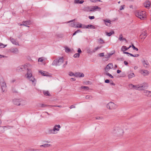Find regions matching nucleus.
Listing matches in <instances>:
<instances>
[{"instance_id": "nucleus-8", "label": "nucleus", "mask_w": 151, "mask_h": 151, "mask_svg": "<svg viewBox=\"0 0 151 151\" xmlns=\"http://www.w3.org/2000/svg\"><path fill=\"white\" fill-rule=\"evenodd\" d=\"M143 93L145 96L148 97H151V91L145 90L144 91Z\"/></svg>"}, {"instance_id": "nucleus-62", "label": "nucleus", "mask_w": 151, "mask_h": 151, "mask_svg": "<svg viewBox=\"0 0 151 151\" xmlns=\"http://www.w3.org/2000/svg\"><path fill=\"white\" fill-rule=\"evenodd\" d=\"M139 56V54H135V55H134L133 57H138V56Z\"/></svg>"}, {"instance_id": "nucleus-52", "label": "nucleus", "mask_w": 151, "mask_h": 151, "mask_svg": "<svg viewBox=\"0 0 151 151\" xmlns=\"http://www.w3.org/2000/svg\"><path fill=\"white\" fill-rule=\"evenodd\" d=\"M99 55L100 57H103L104 56V53H101L99 54Z\"/></svg>"}, {"instance_id": "nucleus-28", "label": "nucleus", "mask_w": 151, "mask_h": 151, "mask_svg": "<svg viewBox=\"0 0 151 151\" xmlns=\"http://www.w3.org/2000/svg\"><path fill=\"white\" fill-rule=\"evenodd\" d=\"M57 132H55L53 129H50L48 130V133L49 134H55Z\"/></svg>"}, {"instance_id": "nucleus-2", "label": "nucleus", "mask_w": 151, "mask_h": 151, "mask_svg": "<svg viewBox=\"0 0 151 151\" xmlns=\"http://www.w3.org/2000/svg\"><path fill=\"white\" fill-rule=\"evenodd\" d=\"M13 102L14 104L17 106L23 105L26 104L25 102L21 99H14Z\"/></svg>"}, {"instance_id": "nucleus-40", "label": "nucleus", "mask_w": 151, "mask_h": 151, "mask_svg": "<svg viewBox=\"0 0 151 151\" xmlns=\"http://www.w3.org/2000/svg\"><path fill=\"white\" fill-rule=\"evenodd\" d=\"M81 88L82 89H83L85 90H88L89 88L88 86H82Z\"/></svg>"}, {"instance_id": "nucleus-46", "label": "nucleus", "mask_w": 151, "mask_h": 151, "mask_svg": "<svg viewBox=\"0 0 151 151\" xmlns=\"http://www.w3.org/2000/svg\"><path fill=\"white\" fill-rule=\"evenodd\" d=\"M100 43L101 44L104 43V41L101 38L99 39Z\"/></svg>"}, {"instance_id": "nucleus-61", "label": "nucleus", "mask_w": 151, "mask_h": 151, "mask_svg": "<svg viewBox=\"0 0 151 151\" xmlns=\"http://www.w3.org/2000/svg\"><path fill=\"white\" fill-rule=\"evenodd\" d=\"M110 85H113V86H115V84L113 82V81H112V82H111L110 83Z\"/></svg>"}, {"instance_id": "nucleus-22", "label": "nucleus", "mask_w": 151, "mask_h": 151, "mask_svg": "<svg viewBox=\"0 0 151 151\" xmlns=\"http://www.w3.org/2000/svg\"><path fill=\"white\" fill-rule=\"evenodd\" d=\"M22 23L23 24L24 26L27 27H29V26H27V25H29L30 24L31 22L30 20L26 21H23Z\"/></svg>"}, {"instance_id": "nucleus-16", "label": "nucleus", "mask_w": 151, "mask_h": 151, "mask_svg": "<svg viewBox=\"0 0 151 151\" xmlns=\"http://www.w3.org/2000/svg\"><path fill=\"white\" fill-rule=\"evenodd\" d=\"M71 26L72 27H75V28H81L82 27V25L81 24H78L76 25L74 23H73L71 24Z\"/></svg>"}, {"instance_id": "nucleus-41", "label": "nucleus", "mask_w": 151, "mask_h": 151, "mask_svg": "<svg viewBox=\"0 0 151 151\" xmlns=\"http://www.w3.org/2000/svg\"><path fill=\"white\" fill-rule=\"evenodd\" d=\"M7 45H4L2 43H0V48H4Z\"/></svg>"}, {"instance_id": "nucleus-36", "label": "nucleus", "mask_w": 151, "mask_h": 151, "mask_svg": "<svg viewBox=\"0 0 151 151\" xmlns=\"http://www.w3.org/2000/svg\"><path fill=\"white\" fill-rule=\"evenodd\" d=\"M141 85L144 88L145 87H148V84L146 83H144Z\"/></svg>"}, {"instance_id": "nucleus-44", "label": "nucleus", "mask_w": 151, "mask_h": 151, "mask_svg": "<svg viewBox=\"0 0 151 151\" xmlns=\"http://www.w3.org/2000/svg\"><path fill=\"white\" fill-rule=\"evenodd\" d=\"M132 47L134 50H135L136 51H138V49L136 47L133 45H132Z\"/></svg>"}, {"instance_id": "nucleus-3", "label": "nucleus", "mask_w": 151, "mask_h": 151, "mask_svg": "<svg viewBox=\"0 0 151 151\" xmlns=\"http://www.w3.org/2000/svg\"><path fill=\"white\" fill-rule=\"evenodd\" d=\"M64 59L63 57L60 58L58 60L56 59L54 60L52 63V65H60L63 62Z\"/></svg>"}, {"instance_id": "nucleus-51", "label": "nucleus", "mask_w": 151, "mask_h": 151, "mask_svg": "<svg viewBox=\"0 0 151 151\" xmlns=\"http://www.w3.org/2000/svg\"><path fill=\"white\" fill-rule=\"evenodd\" d=\"M88 18L90 19H94L95 18V17L93 16H89L88 17Z\"/></svg>"}, {"instance_id": "nucleus-33", "label": "nucleus", "mask_w": 151, "mask_h": 151, "mask_svg": "<svg viewBox=\"0 0 151 151\" xmlns=\"http://www.w3.org/2000/svg\"><path fill=\"white\" fill-rule=\"evenodd\" d=\"M134 76V74L133 73H131L128 75V77L129 78H131Z\"/></svg>"}, {"instance_id": "nucleus-29", "label": "nucleus", "mask_w": 151, "mask_h": 151, "mask_svg": "<svg viewBox=\"0 0 151 151\" xmlns=\"http://www.w3.org/2000/svg\"><path fill=\"white\" fill-rule=\"evenodd\" d=\"M39 72L42 76H47V72H44V71H42L41 70H39Z\"/></svg>"}, {"instance_id": "nucleus-35", "label": "nucleus", "mask_w": 151, "mask_h": 151, "mask_svg": "<svg viewBox=\"0 0 151 151\" xmlns=\"http://www.w3.org/2000/svg\"><path fill=\"white\" fill-rule=\"evenodd\" d=\"M144 89V88L143 87V86L141 85H139V86L138 87V90L139 91H142V90H143Z\"/></svg>"}, {"instance_id": "nucleus-56", "label": "nucleus", "mask_w": 151, "mask_h": 151, "mask_svg": "<svg viewBox=\"0 0 151 151\" xmlns=\"http://www.w3.org/2000/svg\"><path fill=\"white\" fill-rule=\"evenodd\" d=\"M101 48V47H97L96 48H95L94 49V50H95V52L98 49L100 48Z\"/></svg>"}, {"instance_id": "nucleus-49", "label": "nucleus", "mask_w": 151, "mask_h": 151, "mask_svg": "<svg viewBox=\"0 0 151 151\" xmlns=\"http://www.w3.org/2000/svg\"><path fill=\"white\" fill-rule=\"evenodd\" d=\"M75 74L73 73L72 72H70L69 73V75L70 76H75Z\"/></svg>"}, {"instance_id": "nucleus-7", "label": "nucleus", "mask_w": 151, "mask_h": 151, "mask_svg": "<svg viewBox=\"0 0 151 151\" xmlns=\"http://www.w3.org/2000/svg\"><path fill=\"white\" fill-rule=\"evenodd\" d=\"M0 84L2 91L3 92L4 91L6 88V85L5 83L3 81L0 83Z\"/></svg>"}, {"instance_id": "nucleus-39", "label": "nucleus", "mask_w": 151, "mask_h": 151, "mask_svg": "<svg viewBox=\"0 0 151 151\" xmlns=\"http://www.w3.org/2000/svg\"><path fill=\"white\" fill-rule=\"evenodd\" d=\"M65 51L66 52L68 53L70 52V50L68 47H65Z\"/></svg>"}, {"instance_id": "nucleus-10", "label": "nucleus", "mask_w": 151, "mask_h": 151, "mask_svg": "<svg viewBox=\"0 0 151 151\" xmlns=\"http://www.w3.org/2000/svg\"><path fill=\"white\" fill-rule=\"evenodd\" d=\"M147 36V33L146 31H144L140 35V37L141 39L144 40L145 38Z\"/></svg>"}, {"instance_id": "nucleus-50", "label": "nucleus", "mask_w": 151, "mask_h": 151, "mask_svg": "<svg viewBox=\"0 0 151 151\" xmlns=\"http://www.w3.org/2000/svg\"><path fill=\"white\" fill-rule=\"evenodd\" d=\"M38 61L39 62H42L43 61V60L42 58H39L38 59Z\"/></svg>"}, {"instance_id": "nucleus-5", "label": "nucleus", "mask_w": 151, "mask_h": 151, "mask_svg": "<svg viewBox=\"0 0 151 151\" xmlns=\"http://www.w3.org/2000/svg\"><path fill=\"white\" fill-rule=\"evenodd\" d=\"M12 127V126H9L0 127V134H2L4 132L5 130L8 129H10Z\"/></svg>"}, {"instance_id": "nucleus-59", "label": "nucleus", "mask_w": 151, "mask_h": 151, "mask_svg": "<svg viewBox=\"0 0 151 151\" xmlns=\"http://www.w3.org/2000/svg\"><path fill=\"white\" fill-rule=\"evenodd\" d=\"M78 52L79 53H81L82 52L81 49L80 48H79L78 50Z\"/></svg>"}, {"instance_id": "nucleus-55", "label": "nucleus", "mask_w": 151, "mask_h": 151, "mask_svg": "<svg viewBox=\"0 0 151 151\" xmlns=\"http://www.w3.org/2000/svg\"><path fill=\"white\" fill-rule=\"evenodd\" d=\"M91 96H89V95H87L86 96V99H90V98H91Z\"/></svg>"}, {"instance_id": "nucleus-45", "label": "nucleus", "mask_w": 151, "mask_h": 151, "mask_svg": "<svg viewBox=\"0 0 151 151\" xmlns=\"http://www.w3.org/2000/svg\"><path fill=\"white\" fill-rule=\"evenodd\" d=\"M91 1L93 2H96L97 1L102 2L100 0H90Z\"/></svg>"}, {"instance_id": "nucleus-13", "label": "nucleus", "mask_w": 151, "mask_h": 151, "mask_svg": "<svg viewBox=\"0 0 151 151\" xmlns=\"http://www.w3.org/2000/svg\"><path fill=\"white\" fill-rule=\"evenodd\" d=\"M142 63L143 66L145 68H147L149 67L150 65L147 61L144 60L142 61Z\"/></svg>"}, {"instance_id": "nucleus-27", "label": "nucleus", "mask_w": 151, "mask_h": 151, "mask_svg": "<svg viewBox=\"0 0 151 151\" xmlns=\"http://www.w3.org/2000/svg\"><path fill=\"white\" fill-rule=\"evenodd\" d=\"M144 5L145 7H148L150 5V2L149 1H147L145 2L144 4Z\"/></svg>"}, {"instance_id": "nucleus-48", "label": "nucleus", "mask_w": 151, "mask_h": 151, "mask_svg": "<svg viewBox=\"0 0 151 151\" xmlns=\"http://www.w3.org/2000/svg\"><path fill=\"white\" fill-rule=\"evenodd\" d=\"M96 119H103V118L102 117L98 116L96 117Z\"/></svg>"}, {"instance_id": "nucleus-11", "label": "nucleus", "mask_w": 151, "mask_h": 151, "mask_svg": "<svg viewBox=\"0 0 151 151\" xmlns=\"http://www.w3.org/2000/svg\"><path fill=\"white\" fill-rule=\"evenodd\" d=\"M140 73L144 76L148 75L149 73V71L147 70H141L140 71Z\"/></svg>"}, {"instance_id": "nucleus-25", "label": "nucleus", "mask_w": 151, "mask_h": 151, "mask_svg": "<svg viewBox=\"0 0 151 151\" xmlns=\"http://www.w3.org/2000/svg\"><path fill=\"white\" fill-rule=\"evenodd\" d=\"M43 93L44 94V95L46 96H50L51 95L49 93V92L48 91H43Z\"/></svg>"}, {"instance_id": "nucleus-38", "label": "nucleus", "mask_w": 151, "mask_h": 151, "mask_svg": "<svg viewBox=\"0 0 151 151\" xmlns=\"http://www.w3.org/2000/svg\"><path fill=\"white\" fill-rule=\"evenodd\" d=\"M51 146L50 145L47 144L40 145V147H48Z\"/></svg>"}, {"instance_id": "nucleus-1", "label": "nucleus", "mask_w": 151, "mask_h": 151, "mask_svg": "<svg viewBox=\"0 0 151 151\" xmlns=\"http://www.w3.org/2000/svg\"><path fill=\"white\" fill-rule=\"evenodd\" d=\"M136 16L142 20H145L146 18L145 12L144 11H138L135 12Z\"/></svg>"}, {"instance_id": "nucleus-60", "label": "nucleus", "mask_w": 151, "mask_h": 151, "mask_svg": "<svg viewBox=\"0 0 151 151\" xmlns=\"http://www.w3.org/2000/svg\"><path fill=\"white\" fill-rule=\"evenodd\" d=\"M105 58L107 59V58H109V56H108V55H106L105 56Z\"/></svg>"}, {"instance_id": "nucleus-21", "label": "nucleus", "mask_w": 151, "mask_h": 151, "mask_svg": "<svg viewBox=\"0 0 151 151\" xmlns=\"http://www.w3.org/2000/svg\"><path fill=\"white\" fill-rule=\"evenodd\" d=\"M26 68V66L22 65L18 67L17 70L20 71H23Z\"/></svg>"}, {"instance_id": "nucleus-20", "label": "nucleus", "mask_w": 151, "mask_h": 151, "mask_svg": "<svg viewBox=\"0 0 151 151\" xmlns=\"http://www.w3.org/2000/svg\"><path fill=\"white\" fill-rule=\"evenodd\" d=\"M84 76V75L83 73H77L75 74V76L77 77H83Z\"/></svg>"}, {"instance_id": "nucleus-31", "label": "nucleus", "mask_w": 151, "mask_h": 151, "mask_svg": "<svg viewBox=\"0 0 151 151\" xmlns=\"http://www.w3.org/2000/svg\"><path fill=\"white\" fill-rule=\"evenodd\" d=\"M119 40H120V41H121V40H125V41H126V39H125V38H123V36H122V34H120V35H119Z\"/></svg>"}, {"instance_id": "nucleus-18", "label": "nucleus", "mask_w": 151, "mask_h": 151, "mask_svg": "<svg viewBox=\"0 0 151 151\" xmlns=\"http://www.w3.org/2000/svg\"><path fill=\"white\" fill-rule=\"evenodd\" d=\"M139 86V85H134L132 84H130L129 86V87L131 88H133L134 89L136 90H138V87Z\"/></svg>"}, {"instance_id": "nucleus-32", "label": "nucleus", "mask_w": 151, "mask_h": 151, "mask_svg": "<svg viewBox=\"0 0 151 151\" xmlns=\"http://www.w3.org/2000/svg\"><path fill=\"white\" fill-rule=\"evenodd\" d=\"M106 35L108 36H111L112 35L114 34V31H112L111 32H110L109 33L108 32H106Z\"/></svg>"}, {"instance_id": "nucleus-19", "label": "nucleus", "mask_w": 151, "mask_h": 151, "mask_svg": "<svg viewBox=\"0 0 151 151\" xmlns=\"http://www.w3.org/2000/svg\"><path fill=\"white\" fill-rule=\"evenodd\" d=\"M61 127L60 125H55L53 128L55 132L56 131H59V129Z\"/></svg>"}, {"instance_id": "nucleus-14", "label": "nucleus", "mask_w": 151, "mask_h": 151, "mask_svg": "<svg viewBox=\"0 0 151 151\" xmlns=\"http://www.w3.org/2000/svg\"><path fill=\"white\" fill-rule=\"evenodd\" d=\"M9 51L15 54H17L18 53L19 50L17 48H14L10 49Z\"/></svg>"}, {"instance_id": "nucleus-47", "label": "nucleus", "mask_w": 151, "mask_h": 151, "mask_svg": "<svg viewBox=\"0 0 151 151\" xmlns=\"http://www.w3.org/2000/svg\"><path fill=\"white\" fill-rule=\"evenodd\" d=\"M25 151H38L37 150H35L34 149H27Z\"/></svg>"}, {"instance_id": "nucleus-15", "label": "nucleus", "mask_w": 151, "mask_h": 151, "mask_svg": "<svg viewBox=\"0 0 151 151\" xmlns=\"http://www.w3.org/2000/svg\"><path fill=\"white\" fill-rule=\"evenodd\" d=\"M82 28H90L91 29H96V27L94 26L91 25V24H89L87 25L83 26L82 27Z\"/></svg>"}, {"instance_id": "nucleus-53", "label": "nucleus", "mask_w": 151, "mask_h": 151, "mask_svg": "<svg viewBox=\"0 0 151 151\" xmlns=\"http://www.w3.org/2000/svg\"><path fill=\"white\" fill-rule=\"evenodd\" d=\"M40 105V106L42 107H45V106H47V105H45L44 104H41Z\"/></svg>"}, {"instance_id": "nucleus-6", "label": "nucleus", "mask_w": 151, "mask_h": 151, "mask_svg": "<svg viewBox=\"0 0 151 151\" xmlns=\"http://www.w3.org/2000/svg\"><path fill=\"white\" fill-rule=\"evenodd\" d=\"M114 131H115V133L117 134V135L119 136H121L123 135L124 133V131L123 130L119 128H117Z\"/></svg>"}, {"instance_id": "nucleus-4", "label": "nucleus", "mask_w": 151, "mask_h": 151, "mask_svg": "<svg viewBox=\"0 0 151 151\" xmlns=\"http://www.w3.org/2000/svg\"><path fill=\"white\" fill-rule=\"evenodd\" d=\"M106 107L109 109H114L117 108V106L113 102H111L107 104Z\"/></svg>"}, {"instance_id": "nucleus-24", "label": "nucleus", "mask_w": 151, "mask_h": 151, "mask_svg": "<svg viewBox=\"0 0 151 151\" xmlns=\"http://www.w3.org/2000/svg\"><path fill=\"white\" fill-rule=\"evenodd\" d=\"M131 47V46L130 45L128 47H127L126 46H123L122 47L121 50L122 51L124 52V51L127 50L129 49L130 47Z\"/></svg>"}, {"instance_id": "nucleus-30", "label": "nucleus", "mask_w": 151, "mask_h": 151, "mask_svg": "<svg viewBox=\"0 0 151 151\" xmlns=\"http://www.w3.org/2000/svg\"><path fill=\"white\" fill-rule=\"evenodd\" d=\"M84 9L86 11H92V7L87 6L85 7Z\"/></svg>"}, {"instance_id": "nucleus-37", "label": "nucleus", "mask_w": 151, "mask_h": 151, "mask_svg": "<svg viewBox=\"0 0 151 151\" xmlns=\"http://www.w3.org/2000/svg\"><path fill=\"white\" fill-rule=\"evenodd\" d=\"M87 52L88 53H92L95 52V50L91 51L90 48H88L87 50Z\"/></svg>"}, {"instance_id": "nucleus-23", "label": "nucleus", "mask_w": 151, "mask_h": 151, "mask_svg": "<svg viewBox=\"0 0 151 151\" xmlns=\"http://www.w3.org/2000/svg\"><path fill=\"white\" fill-rule=\"evenodd\" d=\"M10 40L11 42L14 44L16 45H17L19 44L18 42H17L12 37H11L10 38Z\"/></svg>"}, {"instance_id": "nucleus-43", "label": "nucleus", "mask_w": 151, "mask_h": 151, "mask_svg": "<svg viewBox=\"0 0 151 151\" xmlns=\"http://www.w3.org/2000/svg\"><path fill=\"white\" fill-rule=\"evenodd\" d=\"M106 75L107 76H109V77H111V78H114V77L113 76H112L111 74H110L109 73H106Z\"/></svg>"}, {"instance_id": "nucleus-54", "label": "nucleus", "mask_w": 151, "mask_h": 151, "mask_svg": "<svg viewBox=\"0 0 151 151\" xmlns=\"http://www.w3.org/2000/svg\"><path fill=\"white\" fill-rule=\"evenodd\" d=\"M124 5H122L120 6V8L119 9V10H122L124 9Z\"/></svg>"}, {"instance_id": "nucleus-64", "label": "nucleus", "mask_w": 151, "mask_h": 151, "mask_svg": "<svg viewBox=\"0 0 151 151\" xmlns=\"http://www.w3.org/2000/svg\"><path fill=\"white\" fill-rule=\"evenodd\" d=\"M124 64L126 65H128V63L126 61H124Z\"/></svg>"}, {"instance_id": "nucleus-17", "label": "nucleus", "mask_w": 151, "mask_h": 151, "mask_svg": "<svg viewBox=\"0 0 151 151\" xmlns=\"http://www.w3.org/2000/svg\"><path fill=\"white\" fill-rule=\"evenodd\" d=\"M28 70L26 76H27V78L28 79H29L30 78H31L32 77V74L31 71L30 70H28V69H27Z\"/></svg>"}, {"instance_id": "nucleus-12", "label": "nucleus", "mask_w": 151, "mask_h": 151, "mask_svg": "<svg viewBox=\"0 0 151 151\" xmlns=\"http://www.w3.org/2000/svg\"><path fill=\"white\" fill-rule=\"evenodd\" d=\"M113 68V64L112 63H109L106 66L105 70L106 71H108L110 69L112 68Z\"/></svg>"}, {"instance_id": "nucleus-34", "label": "nucleus", "mask_w": 151, "mask_h": 151, "mask_svg": "<svg viewBox=\"0 0 151 151\" xmlns=\"http://www.w3.org/2000/svg\"><path fill=\"white\" fill-rule=\"evenodd\" d=\"M92 11L97 9H100L101 8L97 6H95L92 7Z\"/></svg>"}, {"instance_id": "nucleus-58", "label": "nucleus", "mask_w": 151, "mask_h": 151, "mask_svg": "<svg viewBox=\"0 0 151 151\" xmlns=\"http://www.w3.org/2000/svg\"><path fill=\"white\" fill-rule=\"evenodd\" d=\"M109 80L108 79H106L105 81V82L106 83H109Z\"/></svg>"}, {"instance_id": "nucleus-26", "label": "nucleus", "mask_w": 151, "mask_h": 151, "mask_svg": "<svg viewBox=\"0 0 151 151\" xmlns=\"http://www.w3.org/2000/svg\"><path fill=\"white\" fill-rule=\"evenodd\" d=\"M104 21L105 23V24L107 26H109L111 24V21L110 20L104 19Z\"/></svg>"}, {"instance_id": "nucleus-42", "label": "nucleus", "mask_w": 151, "mask_h": 151, "mask_svg": "<svg viewBox=\"0 0 151 151\" xmlns=\"http://www.w3.org/2000/svg\"><path fill=\"white\" fill-rule=\"evenodd\" d=\"M80 56V54L79 53H76L74 55L73 57L74 58H78Z\"/></svg>"}, {"instance_id": "nucleus-63", "label": "nucleus", "mask_w": 151, "mask_h": 151, "mask_svg": "<svg viewBox=\"0 0 151 151\" xmlns=\"http://www.w3.org/2000/svg\"><path fill=\"white\" fill-rule=\"evenodd\" d=\"M84 2V1L83 0L81 1H79L78 2V3L82 4Z\"/></svg>"}, {"instance_id": "nucleus-57", "label": "nucleus", "mask_w": 151, "mask_h": 151, "mask_svg": "<svg viewBox=\"0 0 151 151\" xmlns=\"http://www.w3.org/2000/svg\"><path fill=\"white\" fill-rule=\"evenodd\" d=\"M75 107H76L74 105H72L70 107V109H72L73 108H75Z\"/></svg>"}, {"instance_id": "nucleus-9", "label": "nucleus", "mask_w": 151, "mask_h": 151, "mask_svg": "<svg viewBox=\"0 0 151 151\" xmlns=\"http://www.w3.org/2000/svg\"><path fill=\"white\" fill-rule=\"evenodd\" d=\"M28 79L29 81L32 82V84L33 86H35L37 81L36 79L33 77H32L31 78H29Z\"/></svg>"}]
</instances>
